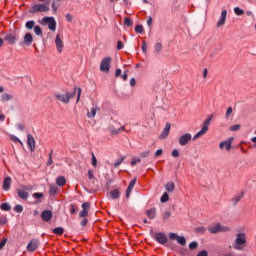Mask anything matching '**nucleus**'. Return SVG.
Returning a JSON list of instances; mask_svg holds the SVG:
<instances>
[{
  "label": "nucleus",
  "instance_id": "obj_62",
  "mask_svg": "<svg viewBox=\"0 0 256 256\" xmlns=\"http://www.w3.org/2000/svg\"><path fill=\"white\" fill-rule=\"evenodd\" d=\"M177 237H179V236L177 234H175V233H170L169 234V239H172V241H174V239L177 240Z\"/></svg>",
  "mask_w": 256,
  "mask_h": 256
},
{
  "label": "nucleus",
  "instance_id": "obj_36",
  "mask_svg": "<svg viewBox=\"0 0 256 256\" xmlns=\"http://www.w3.org/2000/svg\"><path fill=\"white\" fill-rule=\"evenodd\" d=\"M180 245H187V240L183 236H178L176 240Z\"/></svg>",
  "mask_w": 256,
  "mask_h": 256
},
{
  "label": "nucleus",
  "instance_id": "obj_5",
  "mask_svg": "<svg viewBox=\"0 0 256 256\" xmlns=\"http://www.w3.org/2000/svg\"><path fill=\"white\" fill-rule=\"evenodd\" d=\"M229 227L227 226H222L221 224H215L213 226H209L208 227V231L209 233L212 234H217V233H227V231H229Z\"/></svg>",
  "mask_w": 256,
  "mask_h": 256
},
{
  "label": "nucleus",
  "instance_id": "obj_46",
  "mask_svg": "<svg viewBox=\"0 0 256 256\" xmlns=\"http://www.w3.org/2000/svg\"><path fill=\"white\" fill-rule=\"evenodd\" d=\"M241 129V124H235L230 127V131H239Z\"/></svg>",
  "mask_w": 256,
  "mask_h": 256
},
{
  "label": "nucleus",
  "instance_id": "obj_3",
  "mask_svg": "<svg viewBox=\"0 0 256 256\" xmlns=\"http://www.w3.org/2000/svg\"><path fill=\"white\" fill-rule=\"evenodd\" d=\"M211 121H213V115H210L202 125V129L192 138L193 141L199 139V137H203L209 131V125H211Z\"/></svg>",
  "mask_w": 256,
  "mask_h": 256
},
{
  "label": "nucleus",
  "instance_id": "obj_33",
  "mask_svg": "<svg viewBox=\"0 0 256 256\" xmlns=\"http://www.w3.org/2000/svg\"><path fill=\"white\" fill-rule=\"evenodd\" d=\"M154 49L157 53H161V51L163 50V44L161 42H157L154 45Z\"/></svg>",
  "mask_w": 256,
  "mask_h": 256
},
{
  "label": "nucleus",
  "instance_id": "obj_8",
  "mask_svg": "<svg viewBox=\"0 0 256 256\" xmlns=\"http://www.w3.org/2000/svg\"><path fill=\"white\" fill-rule=\"evenodd\" d=\"M233 141H235V138L231 137L227 140L221 142L219 144V147L221 150L225 149L226 151H231V145H233Z\"/></svg>",
  "mask_w": 256,
  "mask_h": 256
},
{
  "label": "nucleus",
  "instance_id": "obj_9",
  "mask_svg": "<svg viewBox=\"0 0 256 256\" xmlns=\"http://www.w3.org/2000/svg\"><path fill=\"white\" fill-rule=\"evenodd\" d=\"M44 23H47L48 29L50 31H55L57 29V22H55V18L53 17H45L43 18Z\"/></svg>",
  "mask_w": 256,
  "mask_h": 256
},
{
  "label": "nucleus",
  "instance_id": "obj_15",
  "mask_svg": "<svg viewBox=\"0 0 256 256\" xmlns=\"http://www.w3.org/2000/svg\"><path fill=\"white\" fill-rule=\"evenodd\" d=\"M27 145L30 151H35V137L31 134L27 135Z\"/></svg>",
  "mask_w": 256,
  "mask_h": 256
},
{
  "label": "nucleus",
  "instance_id": "obj_35",
  "mask_svg": "<svg viewBox=\"0 0 256 256\" xmlns=\"http://www.w3.org/2000/svg\"><path fill=\"white\" fill-rule=\"evenodd\" d=\"M160 201L161 203H167V201H169V194L167 192H164L160 198Z\"/></svg>",
  "mask_w": 256,
  "mask_h": 256
},
{
  "label": "nucleus",
  "instance_id": "obj_38",
  "mask_svg": "<svg viewBox=\"0 0 256 256\" xmlns=\"http://www.w3.org/2000/svg\"><path fill=\"white\" fill-rule=\"evenodd\" d=\"M0 209L2 211H11V206L7 203H2L1 206H0Z\"/></svg>",
  "mask_w": 256,
  "mask_h": 256
},
{
  "label": "nucleus",
  "instance_id": "obj_16",
  "mask_svg": "<svg viewBox=\"0 0 256 256\" xmlns=\"http://www.w3.org/2000/svg\"><path fill=\"white\" fill-rule=\"evenodd\" d=\"M55 44H56V49H57L58 53H62L64 44H63V40H61V36H59V34L56 36Z\"/></svg>",
  "mask_w": 256,
  "mask_h": 256
},
{
  "label": "nucleus",
  "instance_id": "obj_25",
  "mask_svg": "<svg viewBox=\"0 0 256 256\" xmlns=\"http://www.w3.org/2000/svg\"><path fill=\"white\" fill-rule=\"evenodd\" d=\"M242 197H245V192H240L239 194L234 196L232 198V203H234V205H237L241 201Z\"/></svg>",
  "mask_w": 256,
  "mask_h": 256
},
{
  "label": "nucleus",
  "instance_id": "obj_18",
  "mask_svg": "<svg viewBox=\"0 0 256 256\" xmlns=\"http://www.w3.org/2000/svg\"><path fill=\"white\" fill-rule=\"evenodd\" d=\"M225 21H227V10H223L220 15V20L217 23V27H223L225 25Z\"/></svg>",
  "mask_w": 256,
  "mask_h": 256
},
{
  "label": "nucleus",
  "instance_id": "obj_27",
  "mask_svg": "<svg viewBox=\"0 0 256 256\" xmlns=\"http://www.w3.org/2000/svg\"><path fill=\"white\" fill-rule=\"evenodd\" d=\"M97 111H99V107L91 108L90 112H87L88 119H93L97 115Z\"/></svg>",
  "mask_w": 256,
  "mask_h": 256
},
{
  "label": "nucleus",
  "instance_id": "obj_7",
  "mask_svg": "<svg viewBox=\"0 0 256 256\" xmlns=\"http://www.w3.org/2000/svg\"><path fill=\"white\" fill-rule=\"evenodd\" d=\"M191 139H193V136L190 133H186L180 136L178 143L181 147H185V145H189Z\"/></svg>",
  "mask_w": 256,
  "mask_h": 256
},
{
  "label": "nucleus",
  "instance_id": "obj_31",
  "mask_svg": "<svg viewBox=\"0 0 256 256\" xmlns=\"http://www.w3.org/2000/svg\"><path fill=\"white\" fill-rule=\"evenodd\" d=\"M54 235H63L65 233V229L63 227H57L53 230Z\"/></svg>",
  "mask_w": 256,
  "mask_h": 256
},
{
  "label": "nucleus",
  "instance_id": "obj_56",
  "mask_svg": "<svg viewBox=\"0 0 256 256\" xmlns=\"http://www.w3.org/2000/svg\"><path fill=\"white\" fill-rule=\"evenodd\" d=\"M88 179L91 181L92 179H95V176L93 175V170H88Z\"/></svg>",
  "mask_w": 256,
  "mask_h": 256
},
{
  "label": "nucleus",
  "instance_id": "obj_49",
  "mask_svg": "<svg viewBox=\"0 0 256 256\" xmlns=\"http://www.w3.org/2000/svg\"><path fill=\"white\" fill-rule=\"evenodd\" d=\"M231 113H233V108L228 107L226 111V119H229V117H231Z\"/></svg>",
  "mask_w": 256,
  "mask_h": 256
},
{
  "label": "nucleus",
  "instance_id": "obj_47",
  "mask_svg": "<svg viewBox=\"0 0 256 256\" xmlns=\"http://www.w3.org/2000/svg\"><path fill=\"white\" fill-rule=\"evenodd\" d=\"M137 163H141V159L134 157V158L132 159V161H131L132 167H135V165H136Z\"/></svg>",
  "mask_w": 256,
  "mask_h": 256
},
{
  "label": "nucleus",
  "instance_id": "obj_45",
  "mask_svg": "<svg viewBox=\"0 0 256 256\" xmlns=\"http://www.w3.org/2000/svg\"><path fill=\"white\" fill-rule=\"evenodd\" d=\"M14 211H16V213H23V207L21 206V204H18L14 207Z\"/></svg>",
  "mask_w": 256,
  "mask_h": 256
},
{
  "label": "nucleus",
  "instance_id": "obj_39",
  "mask_svg": "<svg viewBox=\"0 0 256 256\" xmlns=\"http://www.w3.org/2000/svg\"><path fill=\"white\" fill-rule=\"evenodd\" d=\"M25 27L26 29H33V27H35V21L33 20L27 21L25 24Z\"/></svg>",
  "mask_w": 256,
  "mask_h": 256
},
{
  "label": "nucleus",
  "instance_id": "obj_21",
  "mask_svg": "<svg viewBox=\"0 0 256 256\" xmlns=\"http://www.w3.org/2000/svg\"><path fill=\"white\" fill-rule=\"evenodd\" d=\"M11 183H12L11 177L4 178L3 190L4 191H9V189H11Z\"/></svg>",
  "mask_w": 256,
  "mask_h": 256
},
{
  "label": "nucleus",
  "instance_id": "obj_43",
  "mask_svg": "<svg viewBox=\"0 0 256 256\" xmlns=\"http://www.w3.org/2000/svg\"><path fill=\"white\" fill-rule=\"evenodd\" d=\"M124 25H127V27H131L133 25V21L131 20V18H124Z\"/></svg>",
  "mask_w": 256,
  "mask_h": 256
},
{
  "label": "nucleus",
  "instance_id": "obj_29",
  "mask_svg": "<svg viewBox=\"0 0 256 256\" xmlns=\"http://www.w3.org/2000/svg\"><path fill=\"white\" fill-rule=\"evenodd\" d=\"M166 191H168V193H173L175 191V183L170 182L167 183L165 186Z\"/></svg>",
  "mask_w": 256,
  "mask_h": 256
},
{
  "label": "nucleus",
  "instance_id": "obj_58",
  "mask_svg": "<svg viewBox=\"0 0 256 256\" xmlns=\"http://www.w3.org/2000/svg\"><path fill=\"white\" fill-rule=\"evenodd\" d=\"M70 213L71 215H75L77 213V208H75L73 204L71 205Z\"/></svg>",
  "mask_w": 256,
  "mask_h": 256
},
{
  "label": "nucleus",
  "instance_id": "obj_1",
  "mask_svg": "<svg viewBox=\"0 0 256 256\" xmlns=\"http://www.w3.org/2000/svg\"><path fill=\"white\" fill-rule=\"evenodd\" d=\"M81 91V88H78L77 93V87H74L73 92H66V94L56 93L54 97L57 99V101H61V103L67 104L69 101H71V99H73V97H75V95H77L76 103H79L81 100Z\"/></svg>",
  "mask_w": 256,
  "mask_h": 256
},
{
  "label": "nucleus",
  "instance_id": "obj_40",
  "mask_svg": "<svg viewBox=\"0 0 256 256\" xmlns=\"http://www.w3.org/2000/svg\"><path fill=\"white\" fill-rule=\"evenodd\" d=\"M194 231H195V233L203 234V233H205V231H207V229L203 226H200V227L195 228Z\"/></svg>",
  "mask_w": 256,
  "mask_h": 256
},
{
  "label": "nucleus",
  "instance_id": "obj_23",
  "mask_svg": "<svg viewBox=\"0 0 256 256\" xmlns=\"http://www.w3.org/2000/svg\"><path fill=\"white\" fill-rule=\"evenodd\" d=\"M4 39L10 44L15 45V41H17V37L15 34H7Z\"/></svg>",
  "mask_w": 256,
  "mask_h": 256
},
{
  "label": "nucleus",
  "instance_id": "obj_53",
  "mask_svg": "<svg viewBox=\"0 0 256 256\" xmlns=\"http://www.w3.org/2000/svg\"><path fill=\"white\" fill-rule=\"evenodd\" d=\"M121 131H125V126H121L120 128H118L116 131L113 132V135H118L119 133H121Z\"/></svg>",
  "mask_w": 256,
  "mask_h": 256
},
{
  "label": "nucleus",
  "instance_id": "obj_51",
  "mask_svg": "<svg viewBox=\"0 0 256 256\" xmlns=\"http://www.w3.org/2000/svg\"><path fill=\"white\" fill-rule=\"evenodd\" d=\"M0 225H7V217L5 216L0 217Z\"/></svg>",
  "mask_w": 256,
  "mask_h": 256
},
{
  "label": "nucleus",
  "instance_id": "obj_26",
  "mask_svg": "<svg viewBox=\"0 0 256 256\" xmlns=\"http://www.w3.org/2000/svg\"><path fill=\"white\" fill-rule=\"evenodd\" d=\"M11 99H13V94L3 93V94L1 95V101H2V103H7V101H11Z\"/></svg>",
  "mask_w": 256,
  "mask_h": 256
},
{
  "label": "nucleus",
  "instance_id": "obj_10",
  "mask_svg": "<svg viewBox=\"0 0 256 256\" xmlns=\"http://www.w3.org/2000/svg\"><path fill=\"white\" fill-rule=\"evenodd\" d=\"M89 209H91V204L89 202H84L82 204V210L79 213V217H87L89 215Z\"/></svg>",
  "mask_w": 256,
  "mask_h": 256
},
{
  "label": "nucleus",
  "instance_id": "obj_6",
  "mask_svg": "<svg viewBox=\"0 0 256 256\" xmlns=\"http://www.w3.org/2000/svg\"><path fill=\"white\" fill-rule=\"evenodd\" d=\"M111 57H105L102 59L100 63V71L102 73H109L111 69Z\"/></svg>",
  "mask_w": 256,
  "mask_h": 256
},
{
  "label": "nucleus",
  "instance_id": "obj_11",
  "mask_svg": "<svg viewBox=\"0 0 256 256\" xmlns=\"http://www.w3.org/2000/svg\"><path fill=\"white\" fill-rule=\"evenodd\" d=\"M39 247V239H32L27 245V251L33 253V251H37Z\"/></svg>",
  "mask_w": 256,
  "mask_h": 256
},
{
  "label": "nucleus",
  "instance_id": "obj_22",
  "mask_svg": "<svg viewBox=\"0 0 256 256\" xmlns=\"http://www.w3.org/2000/svg\"><path fill=\"white\" fill-rule=\"evenodd\" d=\"M66 184L67 179L65 178V176H58L56 178V185H58V187H65Z\"/></svg>",
  "mask_w": 256,
  "mask_h": 256
},
{
  "label": "nucleus",
  "instance_id": "obj_52",
  "mask_svg": "<svg viewBox=\"0 0 256 256\" xmlns=\"http://www.w3.org/2000/svg\"><path fill=\"white\" fill-rule=\"evenodd\" d=\"M5 245H7V238H3L0 241V249H3V247H5Z\"/></svg>",
  "mask_w": 256,
  "mask_h": 256
},
{
  "label": "nucleus",
  "instance_id": "obj_37",
  "mask_svg": "<svg viewBox=\"0 0 256 256\" xmlns=\"http://www.w3.org/2000/svg\"><path fill=\"white\" fill-rule=\"evenodd\" d=\"M34 33H35V35L41 36V35H43V30H41L40 26L36 25V26H34Z\"/></svg>",
  "mask_w": 256,
  "mask_h": 256
},
{
  "label": "nucleus",
  "instance_id": "obj_42",
  "mask_svg": "<svg viewBox=\"0 0 256 256\" xmlns=\"http://www.w3.org/2000/svg\"><path fill=\"white\" fill-rule=\"evenodd\" d=\"M234 13L238 16H241L245 13V11H243V9L239 8V7H235L234 8Z\"/></svg>",
  "mask_w": 256,
  "mask_h": 256
},
{
  "label": "nucleus",
  "instance_id": "obj_30",
  "mask_svg": "<svg viewBox=\"0 0 256 256\" xmlns=\"http://www.w3.org/2000/svg\"><path fill=\"white\" fill-rule=\"evenodd\" d=\"M111 198L112 199H119L120 197V192L119 189H114L110 192Z\"/></svg>",
  "mask_w": 256,
  "mask_h": 256
},
{
  "label": "nucleus",
  "instance_id": "obj_50",
  "mask_svg": "<svg viewBox=\"0 0 256 256\" xmlns=\"http://www.w3.org/2000/svg\"><path fill=\"white\" fill-rule=\"evenodd\" d=\"M197 247H199V244L197 242H191L189 244V249H197Z\"/></svg>",
  "mask_w": 256,
  "mask_h": 256
},
{
  "label": "nucleus",
  "instance_id": "obj_14",
  "mask_svg": "<svg viewBox=\"0 0 256 256\" xmlns=\"http://www.w3.org/2000/svg\"><path fill=\"white\" fill-rule=\"evenodd\" d=\"M135 183H137V178H134L130 181L128 188L126 190V199H129L131 197V191H133V188L135 187Z\"/></svg>",
  "mask_w": 256,
  "mask_h": 256
},
{
  "label": "nucleus",
  "instance_id": "obj_57",
  "mask_svg": "<svg viewBox=\"0 0 256 256\" xmlns=\"http://www.w3.org/2000/svg\"><path fill=\"white\" fill-rule=\"evenodd\" d=\"M142 51L143 53H147V42L145 41L142 42Z\"/></svg>",
  "mask_w": 256,
  "mask_h": 256
},
{
  "label": "nucleus",
  "instance_id": "obj_44",
  "mask_svg": "<svg viewBox=\"0 0 256 256\" xmlns=\"http://www.w3.org/2000/svg\"><path fill=\"white\" fill-rule=\"evenodd\" d=\"M171 217V211H165L163 213V220L167 221V219H169Z\"/></svg>",
  "mask_w": 256,
  "mask_h": 256
},
{
  "label": "nucleus",
  "instance_id": "obj_28",
  "mask_svg": "<svg viewBox=\"0 0 256 256\" xmlns=\"http://www.w3.org/2000/svg\"><path fill=\"white\" fill-rule=\"evenodd\" d=\"M58 192H59V188L56 185H54V184H50L49 185V193H50V195L54 196Z\"/></svg>",
  "mask_w": 256,
  "mask_h": 256
},
{
  "label": "nucleus",
  "instance_id": "obj_4",
  "mask_svg": "<svg viewBox=\"0 0 256 256\" xmlns=\"http://www.w3.org/2000/svg\"><path fill=\"white\" fill-rule=\"evenodd\" d=\"M49 10V2L38 3L31 6L30 13H47Z\"/></svg>",
  "mask_w": 256,
  "mask_h": 256
},
{
  "label": "nucleus",
  "instance_id": "obj_63",
  "mask_svg": "<svg viewBox=\"0 0 256 256\" xmlns=\"http://www.w3.org/2000/svg\"><path fill=\"white\" fill-rule=\"evenodd\" d=\"M17 129H19V131H24L25 130V124H17Z\"/></svg>",
  "mask_w": 256,
  "mask_h": 256
},
{
  "label": "nucleus",
  "instance_id": "obj_34",
  "mask_svg": "<svg viewBox=\"0 0 256 256\" xmlns=\"http://www.w3.org/2000/svg\"><path fill=\"white\" fill-rule=\"evenodd\" d=\"M22 191H33V185H20Z\"/></svg>",
  "mask_w": 256,
  "mask_h": 256
},
{
  "label": "nucleus",
  "instance_id": "obj_54",
  "mask_svg": "<svg viewBox=\"0 0 256 256\" xmlns=\"http://www.w3.org/2000/svg\"><path fill=\"white\" fill-rule=\"evenodd\" d=\"M92 165L93 167H97V158L95 157V154L92 153Z\"/></svg>",
  "mask_w": 256,
  "mask_h": 256
},
{
  "label": "nucleus",
  "instance_id": "obj_19",
  "mask_svg": "<svg viewBox=\"0 0 256 256\" xmlns=\"http://www.w3.org/2000/svg\"><path fill=\"white\" fill-rule=\"evenodd\" d=\"M32 43H33V35H31V33H26L24 35L23 45H27V47H30V45H32Z\"/></svg>",
  "mask_w": 256,
  "mask_h": 256
},
{
  "label": "nucleus",
  "instance_id": "obj_60",
  "mask_svg": "<svg viewBox=\"0 0 256 256\" xmlns=\"http://www.w3.org/2000/svg\"><path fill=\"white\" fill-rule=\"evenodd\" d=\"M33 197H36V199H41V197H43V193L36 192V193L33 194Z\"/></svg>",
  "mask_w": 256,
  "mask_h": 256
},
{
  "label": "nucleus",
  "instance_id": "obj_61",
  "mask_svg": "<svg viewBox=\"0 0 256 256\" xmlns=\"http://www.w3.org/2000/svg\"><path fill=\"white\" fill-rule=\"evenodd\" d=\"M172 157H175V158L179 157V150L174 149V150L172 151Z\"/></svg>",
  "mask_w": 256,
  "mask_h": 256
},
{
  "label": "nucleus",
  "instance_id": "obj_24",
  "mask_svg": "<svg viewBox=\"0 0 256 256\" xmlns=\"http://www.w3.org/2000/svg\"><path fill=\"white\" fill-rule=\"evenodd\" d=\"M17 193L20 199H24V200L29 199V193L26 192L25 190L17 189Z\"/></svg>",
  "mask_w": 256,
  "mask_h": 256
},
{
  "label": "nucleus",
  "instance_id": "obj_41",
  "mask_svg": "<svg viewBox=\"0 0 256 256\" xmlns=\"http://www.w3.org/2000/svg\"><path fill=\"white\" fill-rule=\"evenodd\" d=\"M125 161V156L121 157L120 159L116 160L114 163V167L117 168L119 167V165H121V163H123Z\"/></svg>",
  "mask_w": 256,
  "mask_h": 256
},
{
  "label": "nucleus",
  "instance_id": "obj_32",
  "mask_svg": "<svg viewBox=\"0 0 256 256\" xmlns=\"http://www.w3.org/2000/svg\"><path fill=\"white\" fill-rule=\"evenodd\" d=\"M10 139H11V141H13V143H19L21 145V147H23V142L17 136L11 135Z\"/></svg>",
  "mask_w": 256,
  "mask_h": 256
},
{
  "label": "nucleus",
  "instance_id": "obj_2",
  "mask_svg": "<svg viewBox=\"0 0 256 256\" xmlns=\"http://www.w3.org/2000/svg\"><path fill=\"white\" fill-rule=\"evenodd\" d=\"M236 251H243L247 247V235L245 233H238L232 245Z\"/></svg>",
  "mask_w": 256,
  "mask_h": 256
},
{
  "label": "nucleus",
  "instance_id": "obj_20",
  "mask_svg": "<svg viewBox=\"0 0 256 256\" xmlns=\"http://www.w3.org/2000/svg\"><path fill=\"white\" fill-rule=\"evenodd\" d=\"M146 215L148 219H155V217H157V208L153 207L151 209L146 210Z\"/></svg>",
  "mask_w": 256,
  "mask_h": 256
},
{
  "label": "nucleus",
  "instance_id": "obj_13",
  "mask_svg": "<svg viewBox=\"0 0 256 256\" xmlns=\"http://www.w3.org/2000/svg\"><path fill=\"white\" fill-rule=\"evenodd\" d=\"M171 131V123L167 122L165 128L163 129L160 139H167L169 137V132Z\"/></svg>",
  "mask_w": 256,
  "mask_h": 256
},
{
  "label": "nucleus",
  "instance_id": "obj_64",
  "mask_svg": "<svg viewBox=\"0 0 256 256\" xmlns=\"http://www.w3.org/2000/svg\"><path fill=\"white\" fill-rule=\"evenodd\" d=\"M197 256H208V253L206 250L200 251Z\"/></svg>",
  "mask_w": 256,
  "mask_h": 256
},
{
  "label": "nucleus",
  "instance_id": "obj_48",
  "mask_svg": "<svg viewBox=\"0 0 256 256\" xmlns=\"http://www.w3.org/2000/svg\"><path fill=\"white\" fill-rule=\"evenodd\" d=\"M135 32L140 34L143 33V25H136Z\"/></svg>",
  "mask_w": 256,
  "mask_h": 256
},
{
  "label": "nucleus",
  "instance_id": "obj_12",
  "mask_svg": "<svg viewBox=\"0 0 256 256\" xmlns=\"http://www.w3.org/2000/svg\"><path fill=\"white\" fill-rule=\"evenodd\" d=\"M154 239L157 241V243H160L161 245H165V243H167V235H165V233H156L154 235Z\"/></svg>",
  "mask_w": 256,
  "mask_h": 256
},
{
  "label": "nucleus",
  "instance_id": "obj_59",
  "mask_svg": "<svg viewBox=\"0 0 256 256\" xmlns=\"http://www.w3.org/2000/svg\"><path fill=\"white\" fill-rule=\"evenodd\" d=\"M123 47H125V45H124L121 41H118V42H117V49H118L119 51H121V49H123Z\"/></svg>",
  "mask_w": 256,
  "mask_h": 256
},
{
  "label": "nucleus",
  "instance_id": "obj_17",
  "mask_svg": "<svg viewBox=\"0 0 256 256\" xmlns=\"http://www.w3.org/2000/svg\"><path fill=\"white\" fill-rule=\"evenodd\" d=\"M41 217L46 223H49V220L53 217V212L51 210H44L41 213Z\"/></svg>",
  "mask_w": 256,
  "mask_h": 256
},
{
  "label": "nucleus",
  "instance_id": "obj_55",
  "mask_svg": "<svg viewBox=\"0 0 256 256\" xmlns=\"http://www.w3.org/2000/svg\"><path fill=\"white\" fill-rule=\"evenodd\" d=\"M150 153H151L150 151L141 152L140 157L145 159V157H149Z\"/></svg>",
  "mask_w": 256,
  "mask_h": 256
}]
</instances>
